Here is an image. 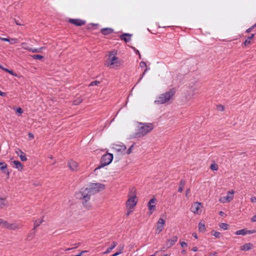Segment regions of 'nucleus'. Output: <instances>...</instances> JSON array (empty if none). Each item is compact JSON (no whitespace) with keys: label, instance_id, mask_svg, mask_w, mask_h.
<instances>
[{"label":"nucleus","instance_id":"f257e3e1","mask_svg":"<svg viewBox=\"0 0 256 256\" xmlns=\"http://www.w3.org/2000/svg\"><path fill=\"white\" fill-rule=\"evenodd\" d=\"M92 195L93 194H91L88 190L85 188L78 192L76 194V196L78 198L81 200L82 205L86 208L90 210L92 208V205L90 202V200Z\"/></svg>","mask_w":256,"mask_h":256},{"label":"nucleus","instance_id":"f03ea898","mask_svg":"<svg viewBox=\"0 0 256 256\" xmlns=\"http://www.w3.org/2000/svg\"><path fill=\"white\" fill-rule=\"evenodd\" d=\"M116 53L111 52L108 56V58L106 62L105 66L110 68H116L120 66L123 64V60L115 56Z\"/></svg>","mask_w":256,"mask_h":256},{"label":"nucleus","instance_id":"7ed1b4c3","mask_svg":"<svg viewBox=\"0 0 256 256\" xmlns=\"http://www.w3.org/2000/svg\"><path fill=\"white\" fill-rule=\"evenodd\" d=\"M174 88H170L168 92L162 93L158 96L154 103L158 104H164L171 100L176 94Z\"/></svg>","mask_w":256,"mask_h":256},{"label":"nucleus","instance_id":"20e7f679","mask_svg":"<svg viewBox=\"0 0 256 256\" xmlns=\"http://www.w3.org/2000/svg\"><path fill=\"white\" fill-rule=\"evenodd\" d=\"M154 128V125L152 123L142 124V126L134 134V136L135 138L142 137L152 130Z\"/></svg>","mask_w":256,"mask_h":256},{"label":"nucleus","instance_id":"39448f33","mask_svg":"<svg viewBox=\"0 0 256 256\" xmlns=\"http://www.w3.org/2000/svg\"><path fill=\"white\" fill-rule=\"evenodd\" d=\"M136 192L135 188H133L130 190L128 193V199L126 205L128 208H133L136 204L137 201L136 200Z\"/></svg>","mask_w":256,"mask_h":256},{"label":"nucleus","instance_id":"423d86ee","mask_svg":"<svg viewBox=\"0 0 256 256\" xmlns=\"http://www.w3.org/2000/svg\"><path fill=\"white\" fill-rule=\"evenodd\" d=\"M112 154L107 153L104 154L101 158L100 165L97 168H95L94 170L109 164L112 162Z\"/></svg>","mask_w":256,"mask_h":256},{"label":"nucleus","instance_id":"0eeeda50","mask_svg":"<svg viewBox=\"0 0 256 256\" xmlns=\"http://www.w3.org/2000/svg\"><path fill=\"white\" fill-rule=\"evenodd\" d=\"M88 188H86L92 194L104 190V185L100 183H92Z\"/></svg>","mask_w":256,"mask_h":256},{"label":"nucleus","instance_id":"6e6552de","mask_svg":"<svg viewBox=\"0 0 256 256\" xmlns=\"http://www.w3.org/2000/svg\"><path fill=\"white\" fill-rule=\"evenodd\" d=\"M202 204L198 202H194L190 210L194 214H199L202 212Z\"/></svg>","mask_w":256,"mask_h":256},{"label":"nucleus","instance_id":"1a4fd4ad","mask_svg":"<svg viewBox=\"0 0 256 256\" xmlns=\"http://www.w3.org/2000/svg\"><path fill=\"white\" fill-rule=\"evenodd\" d=\"M234 191L232 190L228 191L227 193L226 196L222 197L220 198L219 201L222 203H226L230 202L234 198Z\"/></svg>","mask_w":256,"mask_h":256},{"label":"nucleus","instance_id":"9d476101","mask_svg":"<svg viewBox=\"0 0 256 256\" xmlns=\"http://www.w3.org/2000/svg\"><path fill=\"white\" fill-rule=\"evenodd\" d=\"M165 220L162 218H160L157 224V228L156 230V233L159 234L164 229Z\"/></svg>","mask_w":256,"mask_h":256},{"label":"nucleus","instance_id":"9b49d317","mask_svg":"<svg viewBox=\"0 0 256 256\" xmlns=\"http://www.w3.org/2000/svg\"><path fill=\"white\" fill-rule=\"evenodd\" d=\"M68 166L72 171H76L78 169V163L72 160L68 162Z\"/></svg>","mask_w":256,"mask_h":256},{"label":"nucleus","instance_id":"f8f14e48","mask_svg":"<svg viewBox=\"0 0 256 256\" xmlns=\"http://www.w3.org/2000/svg\"><path fill=\"white\" fill-rule=\"evenodd\" d=\"M68 22L76 26H82L86 24L84 20L80 19H70Z\"/></svg>","mask_w":256,"mask_h":256},{"label":"nucleus","instance_id":"ddd939ff","mask_svg":"<svg viewBox=\"0 0 256 256\" xmlns=\"http://www.w3.org/2000/svg\"><path fill=\"white\" fill-rule=\"evenodd\" d=\"M22 226L20 224L16 223L10 224L8 222L6 228L11 230H16L21 228Z\"/></svg>","mask_w":256,"mask_h":256},{"label":"nucleus","instance_id":"4468645a","mask_svg":"<svg viewBox=\"0 0 256 256\" xmlns=\"http://www.w3.org/2000/svg\"><path fill=\"white\" fill-rule=\"evenodd\" d=\"M112 148L117 152H124L126 148V146L124 144H114Z\"/></svg>","mask_w":256,"mask_h":256},{"label":"nucleus","instance_id":"2eb2a0df","mask_svg":"<svg viewBox=\"0 0 256 256\" xmlns=\"http://www.w3.org/2000/svg\"><path fill=\"white\" fill-rule=\"evenodd\" d=\"M16 154L20 156V160L22 162H25L27 160V158L26 156V154L23 152H22L20 150L18 149L16 152Z\"/></svg>","mask_w":256,"mask_h":256},{"label":"nucleus","instance_id":"dca6fc26","mask_svg":"<svg viewBox=\"0 0 256 256\" xmlns=\"http://www.w3.org/2000/svg\"><path fill=\"white\" fill-rule=\"evenodd\" d=\"M132 36V34L124 33L120 35V38L121 40H124L126 42H128L131 40Z\"/></svg>","mask_w":256,"mask_h":256},{"label":"nucleus","instance_id":"f3484780","mask_svg":"<svg viewBox=\"0 0 256 256\" xmlns=\"http://www.w3.org/2000/svg\"><path fill=\"white\" fill-rule=\"evenodd\" d=\"M178 240V237L174 236L170 240H168L166 242V246L169 248L173 246L174 243Z\"/></svg>","mask_w":256,"mask_h":256},{"label":"nucleus","instance_id":"a211bd4d","mask_svg":"<svg viewBox=\"0 0 256 256\" xmlns=\"http://www.w3.org/2000/svg\"><path fill=\"white\" fill-rule=\"evenodd\" d=\"M253 248V244L252 243H246L240 247V250L247 251Z\"/></svg>","mask_w":256,"mask_h":256},{"label":"nucleus","instance_id":"6ab92c4d","mask_svg":"<svg viewBox=\"0 0 256 256\" xmlns=\"http://www.w3.org/2000/svg\"><path fill=\"white\" fill-rule=\"evenodd\" d=\"M100 32L104 35H108L112 33L114 30L109 28H104L101 30Z\"/></svg>","mask_w":256,"mask_h":256},{"label":"nucleus","instance_id":"aec40b11","mask_svg":"<svg viewBox=\"0 0 256 256\" xmlns=\"http://www.w3.org/2000/svg\"><path fill=\"white\" fill-rule=\"evenodd\" d=\"M0 166H1L0 170L5 174H9L10 172L7 168V164L4 162H0Z\"/></svg>","mask_w":256,"mask_h":256},{"label":"nucleus","instance_id":"412c9836","mask_svg":"<svg viewBox=\"0 0 256 256\" xmlns=\"http://www.w3.org/2000/svg\"><path fill=\"white\" fill-rule=\"evenodd\" d=\"M254 36V34H252L250 36L248 37L246 40L244 42V44L245 46H248L252 43V41L253 40Z\"/></svg>","mask_w":256,"mask_h":256},{"label":"nucleus","instance_id":"4be33fe9","mask_svg":"<svg viewBox=\"0 0 256 256\" xmlns=\"http://www.w3.org/2000/svg\"><path fill=\"white\" fill-rule=\"evenodd\" d=\"M13 162L16 168L20 171L22 170L23 166L20 162L18 160H14L13 162Z\"/></svg>","mask_w":256,"mask_h":256},{"label":"nucleus","instance_id":"5701e85b","mask_svg":"<svg viewBox=\"0 0 256 256\" xmlns=\"http://www.w3.org/2000/svg\"><path fill=\"white\" fill-rule=\"evenodd\" d=\"M117 245H118V242H112V246L108 248H107V250H106V251L104 252V254H106L110 253V252H111L112 250H113Z\"/></svg>","mask_w":256,"mask_h":256},{"label":"nucleus","instance_id":"b1692460","mask_svg":"<svg viewBox=\"0 0 256 256\" xmlns=\"http://www.w3.org/2000/svg\"><path fill=\"white\" fill-rule=\"evenodd\" d=\"M35 229L33 228L28 234L26 239L28 240H32L35 236Z\"/></svg>","mask_w":256,"mask_h":256},{"label":"nucleus","instance_id":"393cba45","mask_svg":"<svg viewBox=\"0 0 256 256\" xmlns=\"http://www.w3.org/2000/svg\"><path fill=\"white\" fill-rule=\"evenodd\" d=\"M186 182L184 180H181L180 182L178 192H182L183 190V188Z\"/></svg>","mask_w":256,"mask_h":256},{"label":"nucleus","instance_id":"a878e982","mask_svg":"<svg viewBox=\"0 0 256 256\" xmlns=\"http://www.w3.org/2000/svg\"><path fill=\"white\" fill-rule=\"evenodd\" d=\"M140 66L141 68H145V70H144V72L142 75V76H143L145 74V73L148 70V69L147 68V65L145 62H141L140 63Z\"/></svg>","mask_w":256,"mask_h":256},{"label":"nucleus","instance_id":"bb28decb","mask_svg":"<svg viewBox=\"0 0 256 256\" xmlns=\"http://www.w3.org/2000/svg\"><path fill=\"white\" fill-rule=\"evenodd\" d=\"M235 234L236 235H240V234H242L243 236L246 235V234H246V229L244 228V229H242V230H237Z\"/></svg>","mask_w":256,"mask_h":256},{"label":"nucleus","instance_id":"cd10ccee","mask_svg":"<svg viewBox=\"0 0 256 256\" xmlns=\"http://www.w3.org/2000/svg\"><path fill=\"white\" fill-rule=\"evenodd\" d=\"M43 222L42 219H38L34 222V229H36L37 227H38Z\"/></svg>","mask_w":256,"mask_h":256},{"label":"nucleus","instance_id":"c85d7f7f","mask_svg":"<svg viewBox=\"0 0 256 256\" xmlns=\"http://www.w3.org/2000/svg\"><path fill=\"white\" fill-rule=\"evenodd\" d=\"M198 229L200 232H204L206 229V226L204 224L202 223H200L198 224Z\"/></svg>","mask_w":256,"mask_h":256},{"label":"nucleus","instance_id":"c756f323","mask_svg":"<svg viewBox=\"0 0 256 256\" xmlns=\"http://www.w3.org/2000/svg\"><path fill=\"white\" fill-rule=\"evenodd\" d=\"M8 222L2 219H0V226H2L3 228H6Z\"/></svg>","mask_w":256,"mask_h":256},{"label":"nucleus","instance_id":"7c9ffc66","mask_svg":"<svg viewBox=\"0 0 256 256\" xmlns=\"http://www.w3.org/2000/svg\"><path fill=\"white\" fill-rule=\"evenodd\" d=\"M228 225L226 223H221L220 224V227L224 230H227L228 228Z\"/></svg>","mask_w":256,"mask_h":256},{"label":"nucleus","instance_id":"2f4dec72","mask_svg":"<svg viewBox=\"0 0 256 256\" xmlns=\"http://www.w3.org/2000/svg\"><path fill=\"white\" fill-rule=\"evenodd\" d=\"M149 210L151 212L150 214L152 213V212L156 210V205L154 204L152 205H148Z\"/></svg>","mask_w":256,"mask_h":256},{"label":"nucleus","instance_id":"473e14b6","mask_svg":"<svg viewBox=\"0 0 256 256\" xmlns=\"http://www.w3.org/2000/svg\"><path fill=\"white\" fill-rule=\"evenodd\" d=\"M5 198H1L0 200V208H4L6 204L4 203Z\"/></svg>","mask_w":256,"mask_h":256},{"label":"nucleus","instance_id":"72a5a7b5","mask_svg":"<svg viewBox=\"0 0 256 256\" xmlns=\"http://www.w3.org/2000/svg\"><path fill=\"white\" fill-rule=\"evenodd\" d=\"M82 102V99L81 98H78L76 100H74L73 102V104L74 105H78Z\"/></svg>","mask_w":256,"mask_h":256},{"label":"nucleus","instance_id":"f704fd0d","mask_svg":"<svg viewBox=\"0 0 256 256\" xmlns=\"http://www.w3.org/2000/svg\"><path fill=\"white\" fill-rule=\"evenodd\" d=\"M212 234L216 238H220V232L215 230H212Z\"/></svg>","mask_w":256,"mask_h":256},{"label":"nucleus","instance_id":"c9c22d12","mask_svg":"<svg viewBox=\"0 0 256 256\" xmlns=\"http://www.w3.org/2000/svg\"><path fill=\"white\" fill-rule=\"evenodd\" d=\"M22 48H24V49H26V50H31V48H30L29 47V46L28 45V44L26 43H25V42H23L22 43Z\"/></svg>","mask_w":256,"mask_h":256},{"label":"nucleus","instance_id":"e433bc0d","mask_svg":"<svg viewBox=\"0 0 256 256\" xmlns=\"http://www.w3.org/2000/svg\"><path fill=\"white\" fill-rule=\"evenodd\" d=\"M156 201V199L155 198H152L150 200L148 204V205H152L155 204Z\"/></svg>","mask_w":256,"mask_h":256},{"label":"nucleus","instance_id":"4c0bfd02","mask_svg":"<svg viewBox=\"0 0 256 256\" xmlns=\"http://www.w3.org/2000/svg\"><path fill=\"white\" fill-rule=\"evenodd\" d=\"M210 168V169L212 170H216L218 168V166L216 164H211Z\"/></svg>","mask_w":256,"mask_h":256},{"label":"nucleus","instance_id":"58836bf2","mask_svg":"<svg viewBox=\"0 0 256 256\" xmlns=\"http://www.w3.org/2000/svg\"><path fill=\"white\" fill-rule=\"evenodd\" d=\"M256 27V23L254 24L253 26H252L251 27L249 28H248L246 32H247V33H249L254 28H255Z\"/></svg>","mask_w":256,"mask_h":256},{"label":"nucleus","instance_id":"ea45409f","mask_svg":"<svg viewBox=\"0 0 256 256\" xmlns=\"http://www.w3.org/2000/svg\"><path fill=\"white\" fill-rule=\"evenodd\" d=\"M34 59L41 60L43 58V56L40 54H36L32 56Z\"/></svg>","mask_w":256,"mask_h":256},{"label":"nucleus","instance_id":"a19ab883","mask_svg":"<svg viewBox=\"0 0 256 256\" xmlns=\"http://www.w3.org/2000/svg\"><path fill=\"white\" fill-rule=\"evenodd\" d=\"M100 83V82L99 81H94L90 84V86H98Z\"/></svg>","mask_w":256,"mask_h":256},{"label":"nucleus","instance_id":"79ce46f5","mask_svg":"<svg viewBox=\"0 0 256 256\" xmlns=\"http://www.w3.org/2000/svg\"><path fill=\"white\" fill-rule=\"evenodd\" d=\"M42 48H40L39 49H36V48H34V49H32V48H31V52H41V50H42Z\"/></svg>","mask_w":256,"mask_h":256},{"label":"nucleus","instance_id":"37998d69","mask_svg":"<svg viewBox=\"0 0 256 256\" xmlns=\"http://www.w3.org/2000/svg\"><path fill=\"white\" fill-rule=\"evenodd\" d=\"M8 42L10 44H16V42H17V40L16 38H12L10 40L9 39Z\"/></svg>","mask_w":256,"mask_h":256},{"label":"nucleus","instance_id":"c03bdc74","mask_svg":"<svg viewBox=\"0 0 256 256\" xmlns=\"http://www.w3.org/2000/svg\"><path fill=\"white\" fill-rule=\"evenodd\" d=\"M256 232V230H246V234H252Z\"/></svg>","mask_w":256,"mask_h":256},{"label":"nucleus","instance_id":"a18cd8bd","mask_svg":"<svg viewBox=\"0 0 256 256\" xmlns=\"http://www.w3.org/2000/svg\"><path fill=\"white\" fill-rule=\"evenodd\" d=\"M217 108L220 110L223 111L224 110V106L219 104V105L217 106Z\"/></svg>","mask_w":256,"mask_h":256},{"label":"nucleus","instance_id":"49530a36","mask_svg":"<svg viewBox=\"0 0 256 256\" xmlns=\"http://www.w3.org/2000/svg\"><path fill=\"white\" fill-rule=\"evenodd\" d=\"M16 112L21 114L23 112V110L20 108H18L16 109Z\"/></svg>","mask_w":256,"mask_h":256},{"label":"nucleus","instance_id":"de8ad7c7","mask_svg":"<svg viewBox=\"0 0 256 256\" xmlns=\"http://www.w3.org/2000/svg\"><path fill=\"white\" fill-rule=\"evenodd\" d=\"M118 248H119V251L118 252H121V254L122 252V250L124 248V245H120L119 246H118Z\"/></svg>","mask_w":256,"mask_h":256},{"label":"nucleus","instance_id":"09e8293b","mask_svg":"<svg viewBox=\"0 0 256 256\" xmlns=\"http://www.w3.org/2000/svg\"><path fill=\"white\" fill-rule=\"evenodd\" d=\"M8 72L10 74H12V76H18V75H17L16 73L14 72H13V71H12V70H9V71Z\"/></svg>","mask_w":256,"mask_h":256},{"label":"nucleus","instance_id":"8fccbe9b","mask_svg":"<svg viewBox=\"0 0 256 256\" xmlns=\"http://www.w3.org/2000/svg\"><path fill=\"white\" fill-rule=\"evenodd\" d=\"M180 246L182 248H185L187 246L188 244L186 242H183L180 243Z\"/></svg>","mask_w":256,"mask_h":256},{"label":"nucleus","instance_id":"3c124183","mask_svg":"<svg viewBox=\"0 0 256 256\" xmlns=\"http://www.w3.org/2000/svg\"><path fill=\"white\" fill-rule=\"evenodd\" d=\"M133 148V145H132L127 150L126 154H129L132 152V149Z\"/></svg>","mask_w":256,"mask_h":256},{"label":"nucleus","instance_id":"603ef678","mask_svg":"<svg viewBox=\"0 0 256 256\" xmlns=\"http://www.w3.org/2000/svg\"><path fill=\"white\" fill-rule=\"evenodd\" d=\"M251 221L252 222H256V214L254 215L251 218Z\"/></svg>","mask_w":256,"mask_h":256},{"label":"nucleus","instance_id":"864d4df0","mask_svg":"<svg viewBox=\"0 0 256 256\" xmlns=\"http://www.w3.org/2000/svg\"><path fill=\"white\" fill-rule=\"evenodd\" d=\"M250 201L252 202H256V198L252 196L250 198Z\"/></svg>","mask_w":256,"mask_h":256},{"label":"nucleus","instance_id":"5fc2aeb1","mask_svg":"<svg viewBox=\"0 0 256 256\" xmlns=\"http://www.w3.org/2000/svg\"><path fill=\"white\" fill-rule=\"evenodd\" d=\"M28 136L30 139H32L34 138V135L32 133H30V132L28 133Z\"/></svg>","mask_w":256,"mask_h":256},{"label":"nucleus","instance_id":"6e6d98bb","mask_svg":"<svg viewBox=\"0 0 256 256\" xmlns=\"http://www.w3.org/2000/svg\"><path fill=\"white\" fill-rule=\"evenodd\" d=\"M209 256H217V253L216 252L210 253Z\"/></svg>","mask_w":256,"mask_h":256},{"label":"nucleus","instance_id":"4d7b16f0","mask_svg":"<svg viewBox=\"0 0 256 256\" xmlns=\"http://www.w3.org/2000/svg\"><path fill=\"white\" fill-rule=\"evenodd\" d=\"M6 92H2L0 90V96H6Z\"/></svg>","mask_w":256,"mask_h":256},{"label":"nucleus","instance_id":"13d9d810","mask_svg":"<svg viewBox=\"0 0 256 256\" xmlns=\"http://www.w3.org/2000/svg\"><path fill=\"white\" fill-rule=\"evenodd\" d=\"M86 252V251H82L80 253H79L78 254L76 255H74V256H82V254L84 253V252Z\"/></svg>","mask_w":256,"mask_h":256},{"label":"nucleus","instance_id":"bf43d9fd","mask_svg":"<svg viewBox=\"0 0 256 256\" xmlns=\"http://www.w3.org/2000/svg\"><path fill=\"white\" fill-rule=\"evenodd\" d=\"M0 39L2 40V41H4V42H8L9 41V39L8 38H0Z\"/></svg>","mask_w":256,"mask_h":256},{"label":"nucleus","instance_id":"052dcab7","mask_svg":"<svg viewBox=\"0 0 256 256\" xmlns=\"http://www.w3.org/2000/svg\"><path fill=\"white\" fill-rule=\"evenodd\" d=\"M132 208H128V212H127V215H129L132 212Z\"/></svg>","mask_w":256,"mask_h":256},{"label":"nucleus","instance_id":"680f3d73","mask_svg":"<svg viewBox=\"0 0 256 256\" xmlns=\"http://www.w3.org/2000/svg\"><path fill=\"white\" fill-rule=\"evenodd\" d=\"M132 48L134 50L136 54H140V52L136 50L134 47H132Z\"/></svg>","mask_w":256,"mask_h":256},{"label":"nucleus","instance_id":"e2e57ef3","mask_svg":"<svg viewBox=\"0 0 256 256\" xmlns=\"http://www.w3.org/2000/svg\"><path fill=\"white\" fill-rule=\"evenodd\" d=\"M120 254H121V252H118L114 254H112V256H117Z\"/></svg>","mask_w":256,"mask_h":256},{"label":"nucleus","instance_id":"0e129e2a","mask_svg":"<svg viewBox=\"0 0 256 256\" xmlns=\"http://www.w3.org/2000/svg\"><path fill=\"white\" fill-rule=\"evenodd\" d=\"M190 188H187L186 191V196H188V194L190 192Z\"/></svg>","mask_w":256,"mask_h":256},{"label":"nucleus","instance_id":"69168bd1","mask_svg":"<svg viewBox=\"0 0 256 256\" xmlns=\"http://www.w3.org/2000/svg\"><path fill=\"white\" fill-rule=\"evenodd\" d=\"M192 250L194 252H196L198 250V248L196 246H194L192 248Z\"/></svg>","mask_w":256,"mask_h":256},{"label":"nucleus","instance_id":"338daca9","mask_svg":"<svg viewBox=\"0 0 256 256\" xmlns=\"http://www.w3.org/2000/svg\"><path fill=\"white\" fill-rule=\"evenodd\" d=\"M2 70H4L5 72H8L9 71V70L7 69V68H2Z\"/></svg>","mask_w":256,"mask_h":256},{"label":"nucleus","instance_id":"774afa93","mask_svg":"<svg viewBox=\"0 0 256 256\" xmlns=\"http://www.w3.org/2000/svg\"><path fill=\"white\" fill-rule=\"evenodd\" d=\"M192 236H193L195 238H198V237H197V236H196V234H195V233H193V234H192Z\"/></svg>","mask_w":256,"mask_h":256}]
</instances>
